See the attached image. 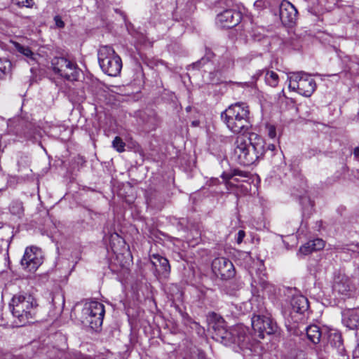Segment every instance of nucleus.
I'll use <instances>...</instances> for the list:
<instances>
[{"instance_id": "obj_36", "label": "nucleus", "mask_w": 359, "mask_h": 359, "mask_svg": "<svg viewBox=\"0 0 359 359\" xmlns=\"http://www.w3.org/2000/svg\"><path fill=\"white\" fill-rule=\"evenodd\" d=\"M192 125L194 126H197L198 125V121H193L192 122Z\"/></svg>"}, {"instance_id": "obj_2", "label": "nucleus", "mask_w": 359, "mask_h": 359, "mask_svg": "<svg viewBox=\"0 0 359 359\" xmlns=\"http://www.w3.org/2000/svg\"><path fill=\"white\" fill-rule=\"evenodd\" d=\"M215 321L212 323V338L225 346L236 345L241 348L248 347L250 336L248 329L237 325L227 329L224 319L216 314L212 315Z\"/></svg>"}, {"instance_id": "obj_33", "label": "nucleus", "mask_w": 359, "mask_h": 359, "mask_svg": "<svg viewBox=\"0 0 359 359\" xmlns=\"http://www.w3.org/2000/svg\"><path fill=\"white\" fill-rule=\"evenodd\" d=\"M245 236V233L244 231L243 230H240L238 232V236H237V238H236V241H237V243L239 244L241 243H242L244 237Z\"/></svg>"}, {"instance_id": "obj_21", "label": "nucleus", "mask_w": 359, "mask_h": 359, "mask_svg": "<svg viewBox=\"0 0 359 359\" xmlns=\"http://www.w3.org/2000/svg\"><path fill=\"white\" fill-rule=\"evenodd\" d=\"M183 359H205V353L198 348H192L186 353Z\"/></svg>"}, {"instance_id": "obj_20", "label": "nucleus", "mask_w": 359, "mask_h": 359, "mask_svg": "<svg viewBox=\"0 0 359 359\" xmlns=\"http://www.w3.org/2000/svg\"><path fill=\"white\" fill-rule=\"evenodd\" d=\"M306 333L308 339L312 343L316 344L320 342L322 333L318 326L316 325L308 326L306 329Z\"/></svg>"}, {"instance_id": "obj_17", "label": "nucleus", "mask_w": 359, "mask_h": 359, "mask_svg": "<svg viewBox=\"0 0 359 359\" xmlns=\"http://www.w3.org/2000/svg\"><path fill=\"white\" fill-rule=\"evenodd\" d=\"M325 247V242L323 239L316 238L306 243L300 247L299 252L304 255L311 254L314 251H318L323 249Z\"/></svg>"}, {"instance_id": "obj_31", "label": "nucleus", "mask_w": 359, "mask_h": 359, "mask_svg": "<svg viewBox=\"0 0 359 359\" xmlns=\"http://www.w3.org/2000/svg\"><path fill=\"white\" fill-rule=\"evenodd\" d=\"M54 21L57 27L63 28L65 27V22L60 15H55L54 17Z\"/></svg>"}, {"instance_id": "obj_11", "label": "nucleus", "mask_w": 359, "mask_h": 359, "mask_svg": "<svg viewBox=\"0 0 359 359\" xmlns=\"http://www.w3.org/2000/svg\"><path fill=\"white\" fill-rule=\"evenodd\" d=\"M213 273L222 280L232 278L235 276V268L232 262L224 257L215 258L212 263Z\"/></svg>"}, {"instance_id": "obj_39", "label": "nucleus", "mask_w": 359, "mask_h": 359, "mask_svg": "<svg viewBox=\"0 0 359 359\" xmlns=\"http://www.w3.org/2000/svg\"><path fill=\"white\" fill-rule=\"evenodd\" d=\"M18 165L19 167L18 170H20V161H18Z\"/></svg>"}, {"instance_id": "obj_16", "label": "nucleus", "mask_w": 359, "mask_h": 359, "mask_svg": "<svg viewBox=\"0 0 359 359\" xmlns=\"http://www.w3.org/2000/svg\"><path fill=\"white\" fill-rule=\"evenodd\" d=\"M343 323L350 330L359 327V309L348 310L343 314Z\"/></svg>"}, {"instance_id": "obj_38", "label": "nucleus", "mask_w": 359, "mask_h": 359, "mask_svg": "<svg viewBox=\"0 0 359 359\" xmlns=\"http://www.w3.org/2000/svg\"><path fill=\"white\" fill-rule=\"evenodd\" d=\"M262 4V1H256V2L255 3V6H256V5H259V4Z\"/></svg>"}, {"instance_id": "obj_7", "label": "nucleus", "mask_w": 359, "mask_h": 359, "mask_svg": "<svg viewBox=\"0 0 359 359\" xmlns=\"http://www.w3.org/2000/svg\"><path fill=\"white\" fill-rule=\"evenodd\" d=\"M289 88L305 96L310 97L315 91L316 84L313 79L308 74L303 72L292 73L289 76Z\"/></svg>"}, {"instance_id": "obj_23", "label": "nucleus", "mask_w": 359, "mask_h": 359, "mask_svg": "<svg viewBox=\"0 0 359 359\" xmlns=\"http://www.w3.org/2000/svg\"><path fill=\"white\" fill-rule=\"evenodd\" d=\"M10 212L12 215L20 217L24 212L22 203L19 201H14L10 205Z\"/></svg>"}, {"instance_id": "obj_13", "label": "nucleus", "mask_w": 359, "mask_h": 359, "mask_svg": "<svg viewBox=\"0 0 359 359\" xmlns=\"http://www.w3.org/2000/svg\"><path fill=\"white\" fill-rule=\"evenodd\" d=\"M297 10L289 1H283L279 7V15L282 23L285 26H292L297 18Z\"/></svg>"}, {"instance_id": "obj_8", "label": "nucleus", "mask_w": 359, "mask_h": 359, "mask_svg": "<svg viewBox=\"0 0 359 359\" xmlns=\"http://www.w3.org/2000/svg\"><path fill=\"white\" fill-rule=\"evenodd\" d=\"M53 72L68 81H77L80 69L77 65L64 57H55L51 60Z\"/></svg>"}, {"instance_id": "obj_19", "label": "nucleus", "mask_w": 359, "mask_h": 359, "mask_svg": "<svg viewBox=\"0 0 359 359\" xmlns=\"http://www.w3.org/2000/svg\"><path fill=\"white\" fill-rule=\"evenodd\" d=\"M328 343L332 348H335L339 354L344 355V348L341 336L339 333L336 332L330 333L328 336Z\"/></svg>"}, {"instance_id": "obj_6", "label": "nucleus", "mask_w": 359, "mask_h": 359, "mask_svg": "<svg viewBox=\"0 0 359 359\" xmlns=\"http://www.w3.org/2000/svg\"><path fill=\"white\" fill-rule=\"evenodd\" d=\"M105 310L104 305L98 302L86 303L80 320L81 323L93 330H97L102 325Z\"/></svg>"}, {"instance_id": "obj_27", "label": "nucleus", "mask_w": 359, "mask_h": 359, "mask_svg": "<svg viewBox=\"0 0 359 359\" xmlns=\"http://www.w3.org/2000/svg\"><path fill=\"white\" fill-rule=\"evenodd\" d=\"M112 147L118 152L121 153L125 151L126 143L120 137L116 136L112 141Z\"/></svg>"}, {"instance_id": "obj_14", "label": "nucleus", "mask_w": 359, "mask_h": 359, "mask_svg": "<svg viewBox=\"0 0 359 359\" xmlns=\"http://www.w3.org/2000/svg\"><path fill=\"white\" fill-rule=\"evenodd\" d=\"M332 289L334 292L339 294L351 297L353 292L354 287L348 276L339 274L334 277Z\"/></svg>"}, {"instance_id": "obj_34", "label": "nucleus", "mask_w": 359, "mask_h": 359, "mask_svg": "<svg viewBox=\"0 0 359 359\" xmlns=\"http://www.w3.org/2000/svg\"><path fill=\"white\" fill-rule=\"evenodd\" d=\"M353 155L356 160L359 161V147H355L353 150Z\"/></svg>"}, {"instance_id": "obj_37", "label": "nucleus", "mask_w": 359, "mask_h": 359, "mask_svg": "<svg viewBox=\"0 0 359 359\" xmlns=\"http://www.w3.org/2000/svg\"><path fill=\"white\" fill-rule=\"evenodd\" d=\"M199 64H200V62H197L194 64V66L196 67H198Z\"/></svg>"}, {"instance_id": "obj_15", "label": "nucleus", "mask_w": 359, "mask_h": 359, "mask_svg": "<svg viewBox=\"0 0 359 359\" xmlns=\"http://www.w3.org/2000/svg\"><path fill=\"white\" fill-rule=\"evenodd\" d=\"M151 262L160 276L163 278L168 276L170 272V265L165 257L158 254H153L151 256Z\"/></svg>"}, {"instance_id": "obj_35", "label": "nucleus", "mask_w": 359, "mask_h": 359, "mask_svg": "<svg viewBox=\"0 0 359 359\" xmlns=\"http://www.w3.org/2000/svg\"><path fill=\"white\" fill-rule=\"evenodd\" d=\"M267 149L273 151L276 149V146L273 144H269Z\"/></svg>"}, {"instance_id": "obj_30", "label": "nucleus", "mask_w": 359, "mask_h": 359, "mask_svg": "<svg viewBox=\"0 0 359 359\" xmlns=\"http://www.w3.org/2000/svg\"><path fill=\"white\" fill-rule=\"evenodd\" d=\"M268 130V135L270 138L274 139L276 137V129L273 125H269L266 126Z\"/></svg>"}, {"instance_id": "obj_22", "label": "nucleus", "mask_w": 359, "mask_h": 359, "mask_svg": "<svg viewBox=\"0 0 359 359\" xmlns=\"http://www.w3.org/2000/svg\"><path fill=\"white\" fill-rule=\"evenodd\" d=\"M264 79L266 83L271 87L277 86L279 82L278 75L273 71H266Z\"/></svg>"}, {"instance_id": "obj_29", "label": "nucleus", "mask_w": 359, "mask_h": 359, "mask_svg": "<svg viewBox=\"0 0 359 359\" xmlns=\"http://www.w3.org/2000/svg\"><path fill=\"white\" fill-rule=\"evenodd\" d=\"M9 248L8 241L4 238H0V250H4V252L6 255H8Z\"/></svg>"}, {"instance_id": "obj_10", "label": "nucleus", "mask_w": 359, "mask_h": 359, "mask_svg": "<svg viewBox=\"0 0 359 359\" xmlns=\"http://www.w3.org/2000/svg\"><path fill=\"white\" fill-rule=\"evenodd\" d=\"M43 257L41 249L37 247H27L20 261L24 269L34 272L43 263Z\"/></svg>"}, {"instance_id": "obj_24", "label": "nucleus", "mask_w": 359, "mask_h": 359, "mask_svg": "<svg viewBox=\"0 0 359 359\" xmlns=\"http://www.w3.org/2000/svg\"><path fill=\"white\" fill-rule=\"evenodd\" d=\"M14 46L15 49L25 56H26L28 58H30L32 60H34V53L31 50V49L29 47L23 46L19 43H14Z\"/></svg>"}, {"instance_id": "obj_4", "label": "nucleus", "mask_w": 359, "mask_h": 359, "mask_svg": "<svg viewBox=\"0 0 359 359\" xmlns=\"http://www.w3.org/2000/svg\"><path fill=\"white\" fill-rule=\"evenodd\" d=\"M248 106L244 102H236L222 112L221 118L233 133H245L251 127Z\"/></svg>"}, {"instance_id": "obj_25", "label": "nucleus", "mask_w": 359, "mask_h": 359, "mask_svg": "<svg viewBox=\"0 0 359 359\" xmlns=\"http://www.w3.org/2000/svg\"><path fill=\"white\" fill-rule=\"evenodd\" d=\"M11 69V62L6 59H0V77L8 74Z\"/></svg>"}, {"instance_id": "obj_32", "label": "nucleus", "mask_w": 359, "mask_h": 359, "mask_svg": "<svg viewBox=\"0 0 359 359\" xmlns=\"http://www.w3.org/2000/svg\"><path fill=\"white\" fill-rule=\"evenodd\" d=\"M235 176H240V177H248V172H244V171H241V170H234L233 171V173L231 176V178L233 179V177Z\"/></svg>"}, {"instance_id": "obj_12", "label": "nucleus", "mask_w": 359, "mask_h": 359, "mask_svg": "<svg viewBox=\"0 0 359 359\" xmlns=\"http://www.w3.org/2000/svg\"><path fill=\"white\" fill-rule=\"evenodd\" d=\"M241 20V14L234 9H226L217 14L216 23L223 28H232L239 24Z\"/></svg>"}, {"instance_id": "obj_3", "label": "nucleus", "mask_w": 359, "mask_h": 359, "mask_svg": "<svg viewBox=\"0 0 359 359\" xmlns=\"http://www.w3.org/2000/svg\"><path fill=\"white\" fill-rule=\"evenodd\" d=\"M38 304L29 294L19 292L13 295L9 304L17 327L32 323L37 313Z\"/></svg>"}, {"instance_id": "obj_40", "label": "nucleus", "mask_w": 359, "mask_h": 359, "mask_svg": "<svg viewBox=\"0 0 359 359\" xmlns=\"http://www.w3.org/2000/svg\"><path fill=\"white\" fill-rule=\"evenodd\" d=\"M4 252V250H0V253Z\"/></svg>"}, {"instance_id": "obj_1", "label": "nucleus", "mask_w": 359, "mask_h": 359, "mask_svg": "<svg viewBox=\"0 0 359 359\" xmlns=\"http://www.w3.org/2000/svg\"><path fill=\"white\" fill-rule=\"evenodd\" d=\"M265 144L264 139L256 133L239 135L233 143L231 158L242 165H251L262 158L266 152Z\"/></svg>"}, {"instance_id": "obj_5", "label": "nucleus", "mask_w": 359, "mask_h": 359, "mask_svg": "<svg viewBox=\"0 0 359 359\" xmlns=\"http://www.w3.org/2000/svg\"><path fill=\"white\" fill-rule=\"evenodd\" d=\"M98 62L102 70L110 76H118L122 69V60L112 47L102 46L98 50Z\"/></svg>"}, {"instance_id": "obj_18", "label": "nucleus", "mask_w": 359, "mask_h": 359, "mask_svg": "<svg viewBox=\"0 0 359 359\" xmlns=\"http://www.w3.org/2000/svg\"><path fill=\"white\" fill-rule=\"evenodd\" d=\"M292 310L296 313H303L309 309V301L303 295L292 297L291 301Z\"/></svg>"}, {"instance_id": "obj_28", "label": "nucleus", "mask_w": 359, "mask_h": 359, "mask_svg": "<svg viewBox=\"0 0 359 359\" xmlns=\"http://www.w3.org/2000/svg\"><path fill=\"white\" fill-rule=\"evenodd\" d=\"M12 2L20 7L26 8H32L34 4L33 0H12Z\"/></svg>"}, {"instance_id": "obj_26", "label": "nucleus", "mask_w": 359, "mask_h": 359, "mask_svg": "<svg viewBox=\"0 0 359 359\" xmlns=\"http://www.w3.org/2000/svg\"><path fill=\"white\" fill-rule=\"evenodd\" d=\"M169 290L170 292L171 298L173 300H180L182 299V292L180 290L177 285L172 284L169 287Z\"/></svg>"}, {"instance_id": "obj_9", "label": "nucleus", "mask_w": 359, "mask_h": 359, "mask_svg": "<svg viewBox=\"0 0 359 359\" xmlns=\"http://www.w3.org/2000/svg\"><path fill=\"white\" fill-rule=\"evenodd\" d=\"M252 326L255 333L261 339H264L265 335L273 334L278 330L276 323L269 314L254 315L252 318Z\"/></svg>"}]
</instances>
